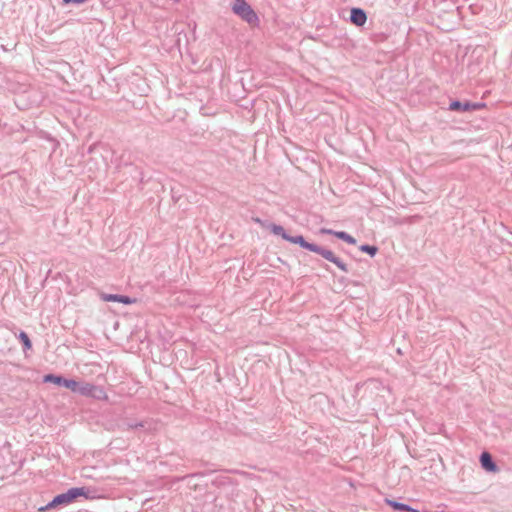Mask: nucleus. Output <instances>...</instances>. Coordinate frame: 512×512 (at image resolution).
<instances>
[{"label": "nucleus", "mask_w": 512, "mask_h": 512, "mask_svg": "<svg viewBox=\"0 0 512 512\" xmlns=\"http://www.w3.org/2000/svg\"><path fill=\"white\" fill-rule=\"evenodd\" d=\"M360 250L362 252L368 253L371 256H374L377 253V251H378L377 247L370 246V245H362L360 247Z\"/></svg>", "instance_id": "obj_13"}, {"label": "nucleus", "mask_w": 512, "mask_h": 512, "mask_svg": "<svg viewBox=\"0 0 512 512\" xmlns=\"http://www.w3.org/2000/svg\"><path fill=\"white\" fill-rule=\"evenodd\" d=\"M486 107L485 103H470L465 102L461 103L459 101H453L450 103L449 109L451 111H472V110H481Z\"/></svg>", "instance_id": "obj_4"}, {"label": "nucleus", "mask_w": 512, "mask_h": 512, "mask_svg": "<svg viewBox=\"0 0 512 512\" xmlns=\"http://www.w3.org/2000/svg\"><path fill=\"white\" fill-rule=\"evenodd\" d=\"M298 242L301 247L320 254L326 260L334 263L339 269L347 272V265L340 258L336 257L332 251L322 249L314 244L306 242L304 239H298Z\"/></svg>", "instance_id": "obj_3"}, {"label": "nucleus", "mask_w": 512, "mask_h": 512, "mask_svg": "<svg viewBox=\"0 0 512 512\" xmlns=\"http://www.w3.org/2000/svg\"><path fill=\"white\" fill-rule=\"evenodd\" d=\"M19 338H20V339H21V341L23 342L24 347H25L26 349H31V347H32L31 341H30V339H29L28 335H27L25 332H21V333L19 334Z\"/></svg>", "instance_id": "obj_14"}, {"label": "nucleus", "mask_w": 512, "mask_h": 512, "mask_svg": "<svg viewBox=\"0 0 512 512\" xmlns=\"http://www.w3.org/2000/svg\"><path fill=\"white\" fill-rule=\"evenodd\" d=\"M269 229L271 230V232L273 234L279 235L283 239H285L286 241H289V242L294 243V244H299L298 239H304L302 236H296V237L289 236L285 232V230H284V228L282 226H279V225H276V224L269 225Z\"/></svg>", "instance_id": "obj_5"}, {"label": "nucleus", "mask_w": 512, "mask_h": 512, "mask_svg": "<svg viewBox=\"0 0 512 512\" xmlns=\"http://www.w3.org/2000/svg\"><path fill=\"white\" fill-rule=\"evenodd\" d=\"M480 462H481V465L482 467L486 470V471H489V472H496L498 469H497V466L495 465V463L492 461V457L491 455L488 453V452H483L481 454V457H480Z\"/></svg>", "instance_id": "obj_8"}, {"label": "nucleus", "mask_w": 512, "mask_h": 512, "mask_svg": "<svg viewBox=\"0 0 512 512\" xmlns=\"http://www.w3.org/2000/svg\"><path fill=\"white\" fill-rule=\"evenodd\" d=\"M81 496L86 498L88 497L85 488H71L66 493H62L54 497V499L46 506L39 508V511L43 512L62 504H70Z\"/></svg>", "instance_id": "obj_1"}, {"label": "nucleus", "mask_w": 512, "mask_h": 512, "mask_svg": "<svg viewBox=\"0 0 512 512\" xmlns=\"http://www.w3.org/2000/svg\"><path fill=\"white\" fill-rule=\"evenodd\" d=\"M320 233L334 235L337 238L347 242L348 244L354 245L356 243V239L354 237H352L351 235H349L343 231H333L331 229L322 228V229H320Z\"/></svg>", "instance_id": "obj_6"}, {"label": "nucleus", "mask_w": 512, "mask_h": 512, "mask_svg": "<svg viewBox=\"0 0 512 512\" xmlns=\"http://www.w3.org/2000/svg\"><path fill=\"white\" fill-rule=\"evenodd\" d=\"M385 501L389 506H391L395 510H402V511H407V512H419L418 510L413 509L406 504L399 503L394 500L386 499Z\"/></svg>", "instance_id": "obj_10"}, {"label": "nucleus", "mask_w": 512, "mask_h": 512, "mask_svg": "<svg viewBox=\"0 0 512 512\" xmlns=\"http://www.w3.org/2000/svg\"><path fill=\"white\" fill-rule=\"evenodd\" d=\"M65 380L66 379H64L60 376L53 375V374H48V375L44 376V382H51L56 385H63V381H65Z\"/></svg>", "instance_id": "obj_11"}, {"label": "nucleus", "mask_w": 512, "mask_h": 512, "mask_svg": "<svg viewBox=\"0 0 512 512\" xmlns=\"http://www.w3.org/2000/svg\"><path fill=\"white\" fill-rule=\"evenodd\" d=\"M351 22L356 26H363L367 21L366 13L359 8H353L351 10Z\"/></svg>", "instance_id": "obj_7"}, {"label": "nucleus", "mask_w": 512, "mask_h": 512, "mask_svg": "<svg viewBox=\"0 0 512 512\" xmlns=\"http://www.w3.org/2000/svg\"><path fill=\"white\" fill-rule=\"evenodd\" d=\"M96 390L97 388L90 383H79L76 392L83 396L94 397Z\"/></svg>", "instance_id": "obj_9"}, {"label": "nucleus", "mask_w": 512, "mask_h": 512, "mask_svg": "<svg viewBox=\"0 0 512 512\" xmlns=\"http://www.w3.org/2000/svg\"><path fill=\"white\" fill-rule=\"evenodd\" d=\"M232 10L248 24L252 26L258 25V16L245 0H234Z\"/></svg>", "instance_id": "obj_2"}, {"label": "nucleus", "mask_w": 512, "mask_h": 512, "mask_svg": "<svg viewBox=\"0 0 512 512\" xmlns=\"http://www.w3.org/2000/svg\"><path fill=\"white\" fill-rule=\"evenodd\" d=\"M117 302L123 303V304H133L136 302V299H131L127 296L119 295V299H117Z\"/></svg>", "instance_id": "obj_16"}, {"label": "nucleus", "mask_w": 512, "mask_h": 512, "mask_svg": "<svg viewBox=\"0 0 512 512\" xmlns=\"http://www.w3.org/2000/svg\"><path fill=\"white\" fill-rule=\"evenodd\" d=\"M101 299L105 302H117V299H119V295L102 294Z\"/></svg>", "instance_id": "obj_15"}, {"label": "nucleus", "mask_w": 512, "mask_h": 512, "mask_svg": "<svg viewBox=\"0 0 512 512\" xmlns=\"http://www.w3.org/2000/svg\"><path fill=\"white\" fill-rule=\"evenodd\" d=\"M79 382L71 379H66L63 381V386H65L67 389L76 392L78 388Z\"/></svg>", "instance_id": "obj_12"}]
</instances>
